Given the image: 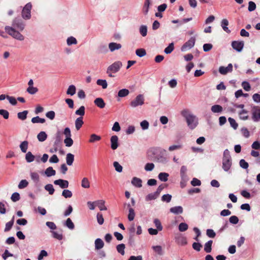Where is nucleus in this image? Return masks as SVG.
Wrapping results in <instances>:
<instances>
[{
	"instance_id": "obj_1",
	"label": "nucleus",
	"mask_w": 260,
	"mask_h": 260,
	"mask_svg": "<svg viewBox=\"0 0 260 260\" xmlns=\"http://www.w3.org/2000/svg\"><path fill=\"white\" fill-rule=\"evenodd\" d=\"M181 115L186 121L188 126L191 129H194L198 124V120L196 116L191 114L187 109H184L181 111Z\"/></svg>"
},
{
	"instance_id": "obj_2",
	"label": "nucleus",
	"mask_w": 260,
	"mask_h": 260,
	"mask_svg": "<svg viewBox=\"0 0 260 260\" xmlns=\"http://www.w3.org/2000/svg\"><path fill=\"white\" fill-rule=\"evenodd\" d=\"M232 161L230 151L225 149L223 154L222 168L225 172H228L232 166Z\"/></svg>"
},
{
	"instance_id": "obj_3",
	"label": "nucleus",
	"mask_w": 260,
	"mask_h": 260,
	"mask_svg": "<svg viewBox=\"0 0 260 260\" xmlns=\"http://www.w3.org/2000/svg\"><path fill=\"white\" fill-rule=\"evenodd\" d=\"M122 66V63L120 61H116L109 66L107 69L106 73L110 77H114L113 74H115L119 71Z\"/></svg>"
},
{
	"instance_id": "obj_4",
	"label": "nucleus",
	"mask_w": 260,
	"mask_h": 260,
	"mask_svg": "<svg viewBox=\"0 0 260 260\" xmlns=\"http://www.w3.org/2000/svg\"><path fill=\"white\" fill-rule=\"evenodd\" d=\"M6 32L13 38L19 41H23L24 39V36L19 31L15 30L12 27L7 26L5 27Z\"/></svg>"
},
{
	"instance_id": "obj_5",
	"label": "nucleus",
	"mask_w": 260,
	"mask_h": 260,
	"mask_svg": "<svg viewBox=\"0 0 260 260\" xmlns=\"http://www.w3.org/2000/svg\"><path fill=\"white\" fill-rule=\"evenodd\" d=\"M31 8L32 5L30 3H28L23 7L21 13V15L23 19L27 20L30 18V12Z\"/></svg>"
},
{
	"instance_id": "obj_6",
	"label": "nucleus",
	"mask_w": 260,
	"mask_h": 260,
	"mask_svg": "<svg viewBox=\"0 0 260 260\" xmlns=\"http://www.w3.org/2000/svg\"><path fill=\"white\" fill-rule=\"evenodd\" d=\"M252 119L254 122L260 121V107L254 106L251 109Z\"/></svg>"
},
{
	"instance_id": "obj_7",
	"label": "nucleus",
	"mask_w": 260,
	"mask_h": 260,
	"mask_svg": "<svg viewBox=\"0 0 260 260\" xmlns=\"http://www.w3.org/2000/svg\"><path fill=\"white\" fill-rule=\"evenodd\" d=\"M144 103V97L143 94H139L138 95L136 98L133 100L131 103L130 105L133 108L137 107L139 106H142Z\"/></svg>"
},
{
	"instance_id": "obj_8",
	"label": "nucleus",
	"mask_w": 260,
	"mask_h": 260,
	"mask_svg": "<svg viewBox=\"0 0 260 260\" xmlns=\"http://www.w3.org/2000/svg\"><path fill=\"white\" fill-rule=\"evenodd\" d=\"M196 38L194 37H191L189 40L185 42L181 47V50L182 52L187 51L192 48L195 44Z\"/></svg>"
},
{
	"instance_id": "obj_9",
	"label": "nucleus",
	"mask_w": 260,
	"mask_h": 260,
	"mask_svg": "<svg viewBox=\"0 0 260 260\" xmlns=\"http://www.w3.org/2000/svg\"><path fill=\"white\" fill-rule=\"evenodd\" d=\"M12 26L14 28H17L20 31H22L24 28L25 23L21 19L16 18L13 21Z\"/></svg>"
},
{
	"instance_id": "obj_10",
	"label": "nucleus",
	"mask_w": 260,
	"mask_h": 260,
	"mask_svg": "<svg viewBox=\"0 0 260 260\" xmlns=\"http://www.w3.org/2000/svg\"><path fill=\"white\" fill-rule=\"evenodd\" d=\"M244 45L243 41H234L232 43V46L233 48L238 52H241Z\"/></svg>"
},
{
	"instance_id": "obj_11",
	"label": "nucleus",
	"mask_w": 260,
	"mask_h": 260,
	"mask_svg": "<svg viewBox=\"0 0 260 260\" xmlns=\"http://www.w3.org/2000/svg\"><path fill=\"white\" fill-rule=\"evenodd\" d=\"M233 71V65L229 63L226 67L221 66L219 68V72L222 75H225L228 72H231Z\"/></svg>"
},
{
	"instance_id": "obj_12",
	"label": "nucleus",
	"mask_w": 260,
	"mask_h": 260,
	"mask_svg": "<svg viewBox=\"0 0 260 260\" xmlns=\"http://www.w3.org/2000/svg\"><path fill=\"white\" fill-rule=\"evenodd\" d=\"M54 183L55 185H59L61 188H68L69 184L68 181L61 179L55 180Z\"/></svg>"
},
{
	"instance_id": "obj_13",
	"label": "nucleus",
	"mask_w": 260,
	"mask_h": 260,
	"mask_svg": "<svg viewBox=\"0 0 260 260\" xmlns=\"http://www.w3.org/2000/svg\"><path fill=\"white\" fill-rule=\"evenodd\" d=\"M111 147L113 150L116 149L118 147V138L117 136H112L110 138Z\"/></svg>"
},
{
	"instance_id": "obj_14",
	"label": "nucleus",
	"mask_w": 260,
	"mask_h": 260,
	"mask_svg": "<svg viewBox=\"0 0 260 260\" xmlns=\"http://www.w3.org/2000/svg\"><path fill=\"white\" fill-rule=\"evenodd\" d=\"M170 212L174 214H180L183 213V209L182 206H178L172 207L170 209Z\"/></svg>"
},
{
	"instance_id": "obj_15",
	"label": "nucleus",
	"mask_w": 260,
	"mask_h": 260,
	"mask_svg": "<svg viewBox=\"0 0 260 260\" xmlns=\"http://www.w3.org/2000/svg\"><path fill=\"white\" fill-rule=\"evenodd\" d=\"M150 5L151 0H145L142 9V12L145 15H147Z\"/></svg>"
},
{
	"instance_id": "obj_16",
	"label": "nucleus",
	"mask_w": 260,
	"mask_h": 260,
	"mask_svg": "<svg viewBox=\"0 0 260 260\" xmlns=\"http://www.w3.org/2000/svg\"><path fill=\"white\" fill-rule=\"evenodd\" d=\"M94 104L100 108H104L105 107L106 104L101 98H98L94 101Z\"/></svg>"
},
{
	"instance_id": "obj_17",
	"label": "nucleus",
	"mask_w": 260,
	"mask_h": 260,
	"mask_svg": "<svg viewBox=\"0 0 260 260\" xmlns=\"http://www.w3.org/2000/svg\"><path fill=\"white\" fill-rule=\"evenodd\" d=\"M83 119V117H79L75 121V127L77 131H79L81 128L84 123Z\"/></svg>"
},
{
	"instance_id": "obj_18",
	"label": "nucleus",
	"mask_w": 260,
	"mask_h": 260,
	"mask_svg": "<svg viewBox=\"0 0 260 260\" xmlns=\"http://www.w3.org/2000/svg\"><path fill=\"white\" fill-rule=\"evenodd\" d=\"M121 48V45L119 43H110L109 44V48L111 52L118 50Z\"/></svg>"
},
{
	"instance_id": "obj_19",
	"label": "nucleus",
	"mask_w": 260,
	"mask_h": 260,
	"mask_svg": "<svg viewBox=\"0 0 260 260\" xmlns=\"http://www.w3.org/2000/svg\"><path fill=\"white\" fill-rule=\"evenodd\" d=\"M229 25V21L226 19H223L221 22V26L224 31L229 34L231 32V30L228 27Z\"/></svg>"
},
{
	"instance_id": "obj_20",
	"label": "nucleus",
	"mask_w": 260,
	"mask_h": 260,
	"mask_svg": "<svg viewBox=\"0 0 260 260\" xmlns=\"http://www.w3.org/2000/svg\"><path fill=\"white\" fill-rule=\"evenodd\" d=\"M132 184L137 187H142V180L139 178H137V177H134L133 179H132Z\"/></svg>"
},
{
	"instance_id": "obj_21",
	"label": "nucleus",
	"mask_w": 260,
	"mask_h": 260,
	"mask_svg": "<svg viewBox=\"0 0 260 260\" xmlns=\"http://www.w3.org/2000/svg\"><path fill=\"white\" fill-rule=\"evenodd\" d=\"M95 204L98 206L101 211L107 210V207L105 206V201L103 200H98L95 202Z\"/></svg>"
},
{
	"instance_id": "obj_22",
	"label": "nucleus",
	"mask_w": 260,
	"mask_h": 260,
	"mask_svg": "<svg viewBox=\"0 0 260 260\" xmlns=\"http://www.w3.org/2000/svg\"><path fill=\"white\" fill-rule=\"evenodd\" d=\"M30 178L35 184H38L40 181L39 175L36 172H31L30 174Z\"/></svg>"
},
{
	"instance_id": "obj_23",
	"label": "nucleus",
	"mask_w": 260,
	"mask_h": 260,
	"mask_svg": "<svg viewBox=\"0 0 260 260\" xmlns=\"http://www.w3.org/2000/svg\"><path fill=\"white\" fill-rule=\"evenodd\" d=\"M55 174V170H54L51 167L47 168L45 171V174L48 177L54 176Z\"/></svg>"
},
{
	"instance_id": "obj_24",
	"label": "nucleus",
	"mask_w": 260,
	"mask_h": 260,
	"mask_svg": "<svg viewBox=\"0 0 260 260\" xmlns=\"http://www.w3.org/2000/svg\"><path fill=\"white\" fill-rule=\"evenodd\" d=\"M95 249H100L104 247V243L103 240L100 238H98L95 240Z\"/></svg>"
},
{
	"instance_id": "obj_25",
	"label": "nucleus",
	"mask_w": 260,
	"mask_h": 260,
	"mask_svg": "<svg viewBox=\"0 0 260 260\" xmlns=\"http://www.w3.org/2000/svg\"><path fill=\"white\" fill-rule=\"evenodd\" d=\"M74 160V155L70 153L67 154L66 162L68 165L72 166Z\"/></svg>"
},
{
	"instance_id": "obj_26",
	"label": "nucleus",
	"mask_w": 260,
	"mask_h": 260,
	"mask_svg": "<svg viewBox=\"0 0 260 260\" xmlns=\"http://www.w3.org/2000/svg\"><path fill=\"white\" fill-rule=\"evenodd\" d=\"M47 138V135L45 132L42 131L40 132L37 135V139L40 142H44Z\"/></svg>"
},
{
	"instance_id": "obj_27",
	"label": "nucleus",
	"mask_w": 260,
	"mask_h": 260,
	"mask_svg": "<svg viewBox=\"0 0 260 260\" xmlns=\"http://www.w3.org/2000/svg\"><path fill=\"white\" fill-rule=\"evenodd\" d=\"M248 111L245 109H242L239 112V117L242 120H247L248 119V115H247Z\"/></svg>"
},
{
	"instance_id": "obj_28",
	"label": "nucleus",
	"mask_w": 260,
	"mask_h": 260,
	"mask_svg": "<svg viewBox=\"0 0 260 260\" xmlns=\"http://www.w3.org/2000/svg\"><path fill=\"white\" fill-rule=\"evenodd\" d=\"M213 243L212 240H209L206 242L204 245V250L207 253L211 252L212 250V244Z\"/></svg>"
},
{
	"instance_id": "obj_29",
	"label": "nucleus",
	"mask_w": 260,
	"mask_h": 260,
	"mask_svg": "<svg viewBox=\"0 0 260 260\" xmlns=\"http://www.w3.org/2000/svg\"><path fill=\"white\" fill-rule=\"evenodd\" d=\"M211 110L213 113H221L223 108L220 105H214L211 107Z\"/></svg>"
},
{
	"instance_id": "obj_30",
	"label": "nucleus",
	"mask_w": 260,
	"mask_h": 260,
	"mask_svg": "<svg viewBox=\"0 0 260 260\" xmlns=\"http://www.w3.org/2000/svg\"><path fill=\"white\" fill-rule=\"evenodd\" d=\"M14 218L15 217L14 216H13L11 220L6 223L5 228L4 230V231L5 232H8L11 229L14 224Z\"/></svg>"
},
{
	"instance_id": "obj_31",
	"label": "nucleus",
	"mask_w": 260,
	"mask_h": 260,
	"mask_svg": "<svg viewBox=\"0 0 260 260\" xmlns=\"http://www.w3.org/2000/svg\"><path fill=\"white\" fill-rule=\"evenodd\" d=\"M169 176V175L168 173L161 172L158 174V177L160 181L166 182L168 180Z\"/></svg>"
},
{
	"instance_id": "obj_32",
	"label": "nucleus",
	"mask_w": 260,
	"mask_h": 260,
	"mask_svg": "<svg viewBox=\"0 0 260 260\" xmlns=\"http://www.w3.org/2000/svg\"><path fill=\"white\" fill-rule=\"evenodd\" d=\"M129 91L128 89L124 88L120 90L118 92V96L119 98H124L128 95Z\"/></svg>"
},
{
	"instance_id": "obj_33",
	"label": "nucleus",
	"mask_w": 260,
	"mask_h": 260,
	"mask_svg": "<svg viewBox=\"0 0 260 260\" xmlns=\"http://www.w3.org/2000/svg\"><path fill=\"white\" fill-rule=\"evenodd\" d=\"M81 186L84 188H89L90 187V182L88 179L84 177L81 181Z\"/></svg>"
},
{
	"instance_id": "obj_34",
	"label": "nucleus",
	"mask_w": 260,
	"mask_h": 260,
	"mask_svg": "<svg viewBox=\"0 0 260 260\" xmlns=\"http://www.w3.org/2000/svg\"><path fill=\"white\" fill-rule=\"evenodd\" d=\"M35 158V156L30 151L26 153L25 155V159L27 162H31L34 161Z\"/></svg>"
},
{
	"instance_id": "obj_35",
	"label": "nucleus",
	"mask_w": 260,
	"mask_h": 260,
	"mask_svg": "<svg viewBox=\"0 0 260 260\" xmlns=\"http://www.w3.org/2000/svg\"><path fill=\"white\" fill-rule=\"evenodd\" d=\"M28 142L27 141H24L21 143L20 148L21 151L23 153L26 152L28 148Z\"/></svg>"
},
{
	"instance_id": "obj_36",
	"label": "nucleus",
	"mask_w": 260,
	"mask_h": 260,
	"mask_svg": "<svg viewBox=\"0 0 260 260\" xmlns=\"http://www.w3.org/2000/svg\"><path fill=\"white\" fill-rule=\"evenodd\" d=\"M125 246L124 244H120L117 245L116 250L118 253H120L122 255H123L125 253L124 249Z\"/></svg>"
},
{
	"instance_id": "obj_37",
	"label": "nucleus",
	"mask_w": 260,
	"mask_h": 260,
	"mask_svg": "<svg viewBox=\"0 0 260 260\" xmlns=\"http://www.w3.org/2000/svg\"><path fill=\"white\" fill-rule=\"evenodd\" d=\"M28 112L27 110H24L23 112H19L17 114L18 118L22 120H24L27 118V115Z\"/></svg>"
},
{
	"instance_id": "obj_38",
	"label": "nucleus",
	"mask_w": 260,
	"mask_h": 260,
	"mask_svg": "<svg viewBox=\"0 0 260 260\" xmlns=\"http://www.w3.org/2000/svg\"><path fill=\"white\" fill-rule=\"evenodd\" d=\"M140 34L143 37H145L147 34V27L145 25H142L139 28Z\"/></svg>"
},
{
	"instance_id": "obj_39",
	"label": "nucleus",
	"mask_w": 260,
	"mask_h": 260,
	"mask_svg": "<svg viewBox=\"0 0 260 260\" xmlns=\"http://www.w3.org/2000/svg\"><path fill=\"white\" fill-rule=\"evenodd\" d=\"M159 196L155 192L148 194L145 198L147 201H151L156 199Z\"/></svg>"
},
{
	"instance_id": "obj_40",
	"label": "nucleus",
	"mask_w": 260,
	"mask_h": 260,
	"mask_svg": "<svg viewBox=\"0 0 260 260\" xmlns=\"http://www.w3.org/2000/svg\"><path fill=\"white\" fill-rule=\"evenodd\" d=\"M76 91V87L74 85H70L67 89V94L73 95Z\"/></svg>"
},
{
	"instance_id": "obj_41",
	"label": "nucleus",
	"mask_w": 260,
	"mask_h": 260,
	"mask_svg": "<svg viewBox=\"0 0 260 260\" xmlns=\"http://www.w3.org/2000/svg\"><path fill=\"white\" fill-rule=\"evenodd\" d=\"M44 188L46 190L48 191L49 194L50 195L53 194L55 191L53 186L51 184H48L46 185L44 187Z\"/></svg>"
},
{
	"instance_id": "obj_42",
	"label": "nucleus",
	"mask_w": 260,
	"mask_h": 260,
	"mask_svg": "<svg viewBox=\"0 0 260 260\" xmlns=\"http://www.w3.org/2000/svg\"><path fill=\"white\" fill-rule=\"evenodd\" d=\"M101 139V137L96 134H93L90 135L89 142L94 143L95 142L100 141Z\"/></svg>"
},
{
	"instance_id": "obj_43",
	"label": "nucleus",
	"mask_w": 260,
	"mask_h": 260,
	"mask_svg": "<svg viewBox=\"0 0 260 260\" xmlns=\"http://www.w3.org/2000/svg\"><path fill=\"white\" fill-rule=\"evenodd\" d=\"M45 121L46 120L44 118H40L39 116L33 117L31 120V122L33 123H43L45 122Z\"/></svg>"
},
{
	"instance_id": "obj_44",
	"label": "nucleus",
	"mask_w": 260,
	"mask_h": 260,
	"mask_svg": "<svg viewBox=\"0 0 260 260\" xmlns=\"http://www.w3.org/2000/svg\"><path fill=\"white\" fill-rule=\"evenodd\" d=\"M136 54L138 56L142 57L146 55V52L144 49L139 48L136 50Z\"/></svg>"
},
{
	"instance_id": "obj_45",
	"label": "nucleus",
	"mask_w": 260,
	"mask_h": 260,
	"mask_svg": "<svg viewBox=\"0 0 260 260\" xmlns=\"http://www.w3.org/2000/svg\"><path fill=\"white\" fill-rule=\"evenodd\" d=\"M64 225L70 230H73L75 228L74 224L70 218H68L67 219L64 223Z\"/></svg>"
},
{
	"instance_id": "obj_46",
	"label": "nucleus",
	"mask_w": 260,
	"mask_h": 260,
	"mask_svg": "<svg viewBox=\"0 0 260 260\" xmlns=\"http://www.w3.org/2000/svg\"><path fill=\"white\" fill-rule=\"evenodd\" d=\"M128 212V219L129 221H132L134 219L135 216L134 210L133 208H129Z\"/></svg>"
},
{
	"instance_id": "obj_47",
	"label": "nucleus",
	"mask_w": 260,
	"mask_h": 260,
	"mask_svg": "<svg viewBox=\"0 0 260 260\" xmlns=\"http://www.w3.org/2000/svg\"><path fill=\"white\" fill-rule=\"evenodd\" d=\"M96 84L98 85L102 86L103 89H106L108 86L106 80L103 79H98L96 81Z\"/></svg>"
},
{
	"instance_id": "obj_48",
	"label": "nucleus",
	"mask_w": 260,
	"mask_h": 260,
	"mask_svg": "<svg viewBox=\"0 0 260 260\" xmlns=\"http://www.w3.org/2000/svg\"><path fill=\"white\" fill-rule=\"evenodd\" d=\"M75 114L83 117L85 114V107L83 106H81L79 109L77 110L75 112Z\"/></svg>"
},
{
	"instance_id": "obj_49",
	"label": "nucleus",
	"mask_w": 260,
	"mask_h": 260,
	"mask_svg": "<svg viewBox=\"0 0 260 260\" xmlns=\"http://www.w3.org/2000/svg\"><path fill=\"white\" fill-rule=\"evenodd\" d=\"M62 196L65 198H70L72 197V191L68 189H64L62 192Z\"/></svg>"
},
{
	"instance_id": "obj_50",
	"label": "nucleus",
	"mask_w": 260,
	"mask_h": 260,
	"mask_svg": "<svg viewBox=\"0 0 260 260\" xmlns=\"http://www.w3.org/2000/svg\"><path fill=\"white\" fill-rule=\"evenodd\" d=\"M188 228V226L187 224H186L185 222H181L179 224L178 226V229L180 232H185L186 231Z\"/></svg>"
},
{
	"instance_id": "obj_51",
	"label": "nucleus",
	"mask_w": 260,
	"mask_h": 260,
	"mask_svg": "<svg viewBox=\"0 0 260 260\" xmlns=\"http://www.w3.org/2000/svg\"><path fill=\"white\" fill-rule=\"evenodd\" d=\"M73 140L71 137L66 138L64 140V143L67 147H70L72 146L73 144Z\"/></svg>"
},
{
	"instance_id": "obj_52",
	"label": "nucleus",
	"mask_w": 260,
	"mask_h": 260,
	"mask_svg": "<svg viewBox=\"0 0 260 260\" xmlns=\"http://www.w3.org/2000/svg\"><path fill=\"white\" fill-rule=\"evenodd\" d=\"M174 49V43H171L169 45V46L168 47H167L165 49L164 52L166 54H170L173 51Z\"/></svg>"
},
{
	"instance_id": "obj_53",
	"label": "nucleus",
	"mask_w": 260,
	"mask_h": 260,
	"mask_svg": "<svg viewBox=\"0 0 260 260\" xmlns=\"http://www.w3.org/2000/svg\"><path fill=\"white\" fill-rule=\"evenodd\" d=\"M228 120L231 127H232L234 129H236L238 128V124L234 119L231 117H229L228 118Z\"/></svg>"
},
{
	"instance_id": "obj_54",
	"label": "nucleus",
	"mask_w": 260,
	"mask_h": 260,
	"mask_svg": "<svg viewBox=\"0 0 260 260\" xmlns=\"http://www.w3.org/2000/svg\"><path fill=\"white\" fill-rule=\"evenodd\" d=\"M52 237L57 239L58 240H61L63 238V236L62 234L58 233L57 232L51 231Z\"/></svg>"
},
{
	"instance_id": "obj_55",
	"label": "nucleus",
	"mask_w": 260,
	"mask_h": 260,
	"mask_svg": "<svg viewBox=\"0 0 260 260\" xmlns=\"http://www.w3.org/2000/svg\"><path fill=\"white\" fill-rule=\"evenodd\" d=\"M28 182L26 180H22L20 181L18 184V188L19 189H23L28 186Z\"/></svg>"
},
{
	"instance_id": "obj_56",
	"label": "nucleus",
	"mask_w": 260,
	"mask_h": 260,
	"mask_svg": "<svg viewBox=\"0 0 260 260\" xmlns=\"http://www.w3.org/2000/svg\"><path fill=\"white\" fill-rule=\"evenodd\" d=\"M67 44L69 46L73 45V44H77V41L76 39L75 38L73 37H70L68 38L67 40Z\"/></svg>"
},
{
	"instance_id": "obj_57",
	"label": "nucleus",
	"mask_w": 260,
	"mask_h": 260,
	"mask_svg": "<svg viewBox=\"0 0 260 260\" xmlns=\"http://www.w3.org/2000/svg\"><path fill=\"white\" fill-rule=\"evenodd\" d=\"M155 226L159 231H161L162 230V226L161 222L158 219L155 218L153 221Z\"/></svg>"
},
{
	"instance_id": "obj_58",
	"label": "nucleus",
	"mask_w": 260,
	"mask_h": 260,
	"mask_svg": "<svg viewBox=\"0 0 260 260\" xmlns=\"http://www.w3.org/2000/svg\"><path fill=\"white\" fill-rule=\"evenodd\" d=\"M172 199V196L170 194H164L161 197V200L163 202L169 203Z\"/></svg>"
},
{
	"instance_id": "obj_59",
	"label": "nucleus",
	"mask_w": 260,
	"mask_h": 260,
	"mask_svg": "<svg viewBox=\"0 0 260 260\" xmlns=\"http://www.w3.org/2000/svg\"><path fill=\"white\" fill-rule=\"evenodd\" d=\"M11 199L14 202H16L19 201L20 199L19 193L16 192L13 193L11 196Z\"/></svg>"
},
{
	"instance_id": "obj_60",
	"label": "nucleus",
	"mask_w": 260,
	"mask_h": 260,
	"mask_svg": "<svg viewBox=\"0 0 260 260\" xmlns=\"http://www.w3.org/2000/svg\"><path fill=\"white\" fill-rule=\"evenodd\" d=\"M256 4L252 1H250L248 3V10L249 12L253 11L256 9Z\"/></svg>"
},
{
	"instance_id": "obj_61",
	"label": "nucleus",
	"mask_w": 260,
	"mask_h": 260,
	"mask_svg": "<svg viewBox=\"0 0 260 260\" xmlns=\"http://www.w3.org/2000/svg\"><path fill=\"white\" fill-rule=\"evenodd\" d=\"M96 218L99 224L102 225L104 222L103 214L101 213H98L96 215Z\"/></svg>"
},
{
	"instance_id": "obj_62",
	"label": "nucleus",
	"mask_w": 260,
	"mask_h": 260,
	"mask_svg": "<svg viewBox=\"0 0 260 260\" xmlns=\"http://www.w3.org/2000/svg\"><path fill=\"white\" fill-rule=\"evenodd\" d=\"M0 115L6 119H8L9 117V112L7 110L4 109L0 110Z\"/></svg>"
},
{
	"instance_id": "obj_63",
	"label": "nucleus",
	"mask_w": 260,
	"mask_h": 260,
	"mask_svg": "<svg viewBox=\"0 0 260 260\" xmlns=\"http://www.w3.org/2000/svg\"><path fill=\"white\" fill-rule=\"evenodd\" d=\"M202 247V244L199 242H194L192 244V248L194 250L200 251Z\"/></svg>"
},
{
	"instance_id": "obj_64",
	"label": "nucleus",
	"mask_w": 260,
	"mask_h": 260,
	"mask_svg": "<svg viewBox=\"0 0 260 260\" xmlns=\"http://www.w3.org/2000/svg\"><path fill=\"white\" fill-rule=\"evenodd\" d=\"M239 165H240V166L242 168L244 169H247L249 167V165H248V162H246L243 159H242L240 160Z\"/></svg>"
}]
</instances>
